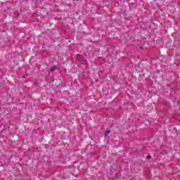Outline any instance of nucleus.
I'll list each match as a JSON object with an SVG mask.
<instances>
[{
    "mask_svg": "<svg viewBox=\"0 0 180 180\" xmlns=\"http://www.w3.org/2000/svg\"><path fill=\"white\" fill-rule=\"evenodd\" d=\"M109 133H110V131H105V136H108V134H109Z\"/></svg>",
    "mask_w": 180,
    "mask_h": 180,
    "instance_id": "obj_2",
    "label": "nucleus"
},
{
    "mask_svg": "<svg viewBox=\"0 0 180 180\" xmlns=\"http://www.w3.org/2000/svg\"><path fill=\"white\" fill-rule=\"evenodd\" d=\"M150 158H151V155H148V156H147V159H148V160H150Z\"/></svg>",
    "mask_w": 180,
    "mask_h": 180,
    "instance_id": "obj_3",
    "label": "nucleus"
},
{
    "mask_svg": "<svg viewBox=\"0 0 180 180\" xmlns=\"http://www.w3.org/2000/svg\"><path fill=\"white\" fill-rule=\"evenodd\" d=\"M57 70V66H53L51 69H50V72H53Z\"/></svg>",
    "mask_w": 180,
    "mask_h": 180,
    "instance_id": "obj_1",
    "label": "nucleus"
}]
</instances>
